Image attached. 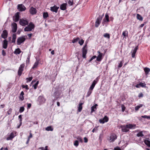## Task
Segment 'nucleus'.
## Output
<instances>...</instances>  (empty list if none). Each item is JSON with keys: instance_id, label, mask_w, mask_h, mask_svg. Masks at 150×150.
Here are the masks:
<instances>
[{"instance_id": "obj_4", "label": "nucleus", "mask_w": 150, "mask_h": 150, "mask_svg": "<svg viewBox=\"0 0 150 150\" xmlns=\"http://www.w3.org/2000/svg\"><path fill=\"white\" fill-rule=\"evenodd\" d=\"M82 57L84 58H86V54L87 53L86 45H84L82 48Z\"/></svg>"}, {"instance_id": "obj_37", "label": "nucleus", "mask_w": 150, "mask_h": 150, "mask_svg": "<svg viewBox=\"0 0 150 150\" xmlns=\"http://www.w3.org/2000/svg\"><path fill=\"white\" fill-rule=\"evenodd\" d=\"M144 136V135L142 133V132L141 131L139 133H138L137 135V136L138 137H142Z\"/></svg>"}, {"instance_id": "obj_49", "label": "nucleus", "mask_w": 150, "mask_h": 150, "mask_svg": "<svg viewBox=\"0 0 150 150\" xmlns=\"http://www.w3.org/2000/svg\"><path fill=\"white\" fill-rule=\"evenodd\" d=\"M97 81H96V80H95L93 82V83L92 84H91L92 85L94 86L95 87L96 84L97 83Z\"/></svg>"}, {"instance_id": "obj_58", "label": "nucleus", "mask_w": 150, "mask_h": 150, "mask_svg": "<svg viewBox=\"0 0 150 150\" xmlns=\"http://www.w3.org/2000/svg\"><path fill=\"white\" fill-rule=\"evenodd\" d=\"M114 150H121L120 148L119 147H117L114 148Z\"/></svg>"}, {"instance_id": "obj_33", "label": "nucleus", "mask_w": 150, "mask_h": 150, "mask_svg": "<svg viewBox=\"0 0 150 150\" xmlns=\"http://www.w3.org/2000/svg\"><path fill=\"white\" fill-rule=\"evenodd\" d=\"M43 18L44 19L47 18L48 17V14L47 12H44L43 15Z\"/></svg>"}, {"instance_id": "obj_46", "label": "nucleus", "mask_w": 150, "mask_h": 150, "mask_svg": "<svg viewBox=\"0 0 150 150\" xmlns=\"http://www.w3.org/2000/svg\"><path fill=\"white\" fill-rule=\"evenodd\" d=\"M74 145L76 147L77 146L79 145L78 141L77 140L75 141L74 143Z\"/></svg>"}, {"instance_id": "obj_63", "label": "nucleus", "mask_w": 150, "mask_h": 150, "mask_svg": "<svg viewBox=\"0 0 150 150\" xmlns=\"http://www.w3.org/2000/svg\"><path fill=\"white\" fill-rule=\"evenodd\" d=\"M32 137V135L31 133H30V135L28 137V139H30V138Z\"/></svg>"}, {"instance_id": "obj_57", "label": "nucleus", "mask_w": 150, "mask_h": 150, "mask_svg": "<svg viewBox=\"0 0 150 150\" xmlns=\"http://www.w3.org/2000/svg\"><path fill=\"white\" fill-rule=\"evenodd\" d=\"M31 106V103H28L27 104V108H30Z\"/></svg>"}, {"instance_id": "obj_15", "label": "nucleus", "mask_w": 150, "mask_h": 150, "mask_svg": "<svg viewBox=\"0 0 150 150\" xmlns=\"http://www.w3.org/2000/svg\"><path fill=\"white\" fill-rule=\"evenodd\" d=\"M17 29V24L16 23H14L12 24V32L13 33H15Z\"/></svg>"}, {"instance_id": "obj_51", "label": "nucleus", "mask_w": 150, "mask_h": 150, "mask_svg": "<svg viewBox=\"0 0 150 150\" xmlns=\"http://www.w3.org/2000/svg\"><path fill=\"white\" fill-rule=\"evenodd\" d=\"M121 107H122V112H124V111L125 110V106L123 105H121Z\"/></svg>"}, {"instance_id": "obj_5", "label": "nucleus", "mask_w": 150, "mask_h": 150, "mask_svg": "<svg viewBox=\"0 0 150 150\" xmlns=\"http://www.w3.org/2000/svg\"><path fill=\"white\" fill-rule=\"evenodd\" d=\"M24 67L25 65L24 64H22L21 65L18 71V74L19 76H20L21 75Z\"/></svg>"}, {"instance_id": "obj_25", "label": "nucleus", "mask_w": 150, "mask_h": 150, "mask_svg": "<svg viewBox=\"0 0 150 150\" xmlns=\"http://www.w3.org/2000/svg\"><path fill=\"white\" fill-rule=\"evenodd\" d=\"M144 143L147 145V146L149 147H150V141L148 140H145L144 141Z\"/></svg>"}, {"instance_id": "obj_24", "label": "nucleus", "mask_w": 150, "mask_h": 150, "mask_svg": "<svg viewBox=\"0 0 150 150\" xmlns=\"http://www.w3.org/2000/svg\"><path fill=\"white\" fill-rule=\"evenodd\" d=\"M83 103H80L79 104V106L78 107V111L79 112H80L81 111L82 109V105Z\"/></svg>"}, {"instance_id": "obj_41", "label": "nucleus", "mask_w": 150, "mask_h": 150, "mask_svg": "<svg viewBox=\"0 0 150 150\" xmlns=\"http://www.w3.org/2000/svg\"><path fill=\"white\" fill-rule=\"evenodd\" d=\"M142 117L144 118H146L148 119H150V116H148L146 115H145L144 116H141Z\"/></svg>"}, {"instance_id": "obj_54", "label": "nucleus", "mask_w": 150, "mask_h": 150, "mask_svg": "<svg viewBox=\"0 0 150 150\" xmlns=\"http://www.w3.org/2000/svg\"><path fill=\"white\" fill-rule=\"evenodd\" d=\"M19 119H20V122H22V115H20L18 116Z\"/></svg>"}, {"instance_id": "obj_12", "label": "nucleus", "mask_w": 150, "mask_h": 150, "mask_svg": "<svg viewBox=\"0 0 150 150\" xmlns=\"http://www.w3.org/2000/svg\"><path fill=\"white\" fill-rule=\"evenodd\" d=\"M138 48V46H137L135 47L133 50H132L131 53H132V58H134L135 57V54Z\"/></svg>"}, {"instance_id": "obj_60", "label": "nucleus", "mask_w": 150, "mask_h": 150, "mask_svg": "<svg viewBox=\"0 0 150 150\" xmlns=\"http://www.w3.org/2000/svg\"><path fill=\"white\" fill-rule=\"evenodd\" d=\"M94 86L91 85V86L90 87V88H89V89L90 90H93V89L94 88Z\"/></svg>"}, {"instance_id": "obj_22", "label": "nucleus", "mask_w": 150, "mask_h": 150, "mask_svg": "<svg viewBox=\"0 0 150 150\" xmlns=\"http://www.w3.org/2000/svg\"><path fill=\"white\" fill-rule=\"evenodd\" d=\"M8 45V42L6 40H4L3 41V47L4 49L7 48Z\"/></svg>"}, {"instance_id": "obj_52", "label": "nucleus", "mask_w": 150, "mask_h": 150, "mask_svg": "<svg viewBox=\"0 0 150 150\" xmlns=\"http://www.w3.org/2000/svg\"><path fill=\"white\" fill-rule=\"evenodd\" d=\"M30 56L29 55L27 58V59L26 61V62L27 64L29 63L30 61Z\"/></svg>"}, {"instance_id": "obj_47", "label": "nucleus", "mask_w": 150, "mask_h": 150, "mask_svg": "<svg viewBox=\"0 0 150 150\" xmlns=\"http://www.w3.org/2000/svg\"><path fill=\"white\" fill-rule=\"evenodd\" d=\"M105 18L106 19L107 22L109 21V16H108V14L107 13H106L105 14Z\"/></svg>"}, {"instance_id": "obj_18", "label": "nucleus", "mask_w": 150, "mask_h": 150, "mask_svg": "<svg viewBox=\"0 0 150 150\" xmlns=\"http://www.w3.org/2000/svg\"><path fill=\"white\" fill-rule=\"evenodd\" d=\"M8 35L7 31L6 30H4L3 31L2 33L1 34V36L4 39L6 38Z\"/></svg>"}, {"instance_id": "obj_21", "label": "nucleus", "mask_w": 150, "mask_h": 150, "mask_svg": "<svg viewBox=\"0 0 150 150\" xmlns=\"http://www.w3.org/2000/svg\"><path fill=\"white\" fill-rule=\"evenodd\" d=\"M15 135H14V134L13 132H12L9 135V136L7 137L6 138V140H10L12 139L14 137H15Z\"/></svg>"}, {"instance_id": "obj_31", "label": "nucleus", "mask_w": 150, "mask_h": 150, "mask_svg": "<svg viewBox=\"0 0 150 150\" xmlns=\"http://www.w3.org/2000/svg\"><path fill=\"white\" fill-rule=\"evenodd\" d=\"M67 2L69 6H72L73 4V0H67Z\"/></svg>"}, {"instance_id": "obj_8", "label": "nucleus", "mask_w": 150, "mask_h": 150, "mask_svg": "<svg viewBox=\"0 0 150 150\" xmlns=\"http://www.w3.org/2000/svg\"><path fill=\"white\" fill-rule=\"evenodd\" d=\"M117 138V136L116 135L113 134L110 137L109 139H108V140L110 142H114Z\"/></svg>"}, {"instance_id": "obj_3", "label": "nucleus", "mask_w": 150, "mask_h": 150, "mask_svg": "<svg viewBox=\"0 0 150 150\" xmlns=\"http://www.w3.org/2000/svg\"><path fill=\"white\" fill-rule=\"evenodd\" d=\"M19 23L22 26H25L28 24V22L27 20L21 19L20 20Z\"/></svg>"}, {"instance_id": "obj_36", "label": "nucleus", "mask_w": 150, "mask_h": 150, "mask_svg": "<svg viewBox=\"0 0 150 150\" xmlns=\"http://www.w3.org/2000/svg\"><path fill=\"white\" fill-rule=\"evenodd\" d=\"M21 52V50L19 48L16 49L14 52V53L16 54H19Z\"/></svg>"}, {"instance_id": "obj_50", "label": "nucleus", "mask_w": 150, "mask_h": 150, "mask_svg": "<svg viewBox=\"0 0 150 150\" xmlns=\"http://www.w3.org/2000/svg\"><path fill=\"white\" fill-rule=\"evenodd\" d=\"M12 111V109L11 108H10L7 111V113L8 115H10L11 114Z\"/></svg>"}, {"instance_id": "obj_53", "label": "nucleus", "mask_w": 150, "mask_h": 150, "mask_svg": "<svg viewBox=\"0 0 150 150\" xmlns=\"http://www.w3.org/2000/svg\"><path fill=\"white\" fill-rule=\"evenodd\" d=\"M143 94L142 93H139L138 95V97L139 98L142 97H143Z\"/></svg>"}, {"instance_id": "obj_38", "label": "nucleus", "mask_w": 150, "mask_h": 150, "mask_svg": "<svg viewBox=\"0 0 150 150\" xmlns=\"http://www.w3.org/2000/svg\"><path fill=\"white\" fill-rule=\"evenodd\" d=\"M103 36L104 37L107 38L108 39H109L110 38V35L109 33H105L103 35Z\"/></svg>"}, {"instance_id": "obj_20", "label": "nucleus", "mask_w": 150, "mask_h": 150, "mask_svg": "<svg viewBox=\"0 0 150 150\" xmlns=\"http://www.w3.org/2000/svg\"><path fill=\"white\" fill-rule=\"evenodd\" d=\"M67 4L64 3L61 4L60 6V8L62 10H65L66 9Z\"/></svg>"}, {"instance_id": "obj_26", "label": "nucleus", "mask_w": 150, "mask_h": 150, "mask_svg": "<svg viewBox=\"0 0 150 150\" xmlns=\"http://www.w3.org/2000/svg\"><path fill=\"white\" fill-rule=\"evenodd\" d=\"M98 105L97 104H96L95 105L92 106L91 108V112H92L95 111V109H96V106Z\"/></svg>"}, {"instance_id": "obj_13", "label": "nucleus", "mask_w": 150, "mask_h": 150, "mask_svg": "<svg viewBox=\"0 0 150 150\" xmlns=\"http://www.w3.org/2000/svg\"><path fill=\"white\" fill-rule=\"evenodd\" d=\"M121 127L122 129V131L124 132H127L129 131V129H128L127 125H122L121 126Z\"/></svg>"}, {"instance_id": "obj_64", "label": "nucleus", "mask_w": 150, "mask_h": 150, "mask_svg": "<svg viewBox=\"0 0 150 150\" xmlns=\"http://www.w3.org/2000/svg\"><path fill=\"white\" fill-rule=\"evenodd\" d=\"M122 62H120L119 64L118 67L119 68H120L122 67Z\"/></svg>"}, {"instance_id": "obj_35", "label": "nucleus", "mask_w": 150, "mask_h": 150, "mask_svg": "<svg viewBox=\"0 0 150 150\" xmlns=\"http://www.w3.org/2000/svg\"><path fill=\"white\" fill-rule=\"evenodd\" d=\"M79 40V38L78 37L74 38L72 40V42L74 43L76 42Z\"/></svg>"}, {"instance_id": "obj_39", "label": "nucleus", "mask_w": 150, "mask_h": 150, "mask_svg": "<svg viewBox=\"0 0 150 150\" xmlns=\"http://www.w3.org/2000/svg\"><path fill=\"white\" fill-rule=\"evenodd\" d=\"M92 90H89V91L87 92V95L86 96V97H88L91 94L92 92Z\"/></svg>"}, {"instance_id": "obj_28", "label": "nucleus", "mask_w": 150, "mask_h": 150, "mask_svg": "<svg viewBox=\"0 0 150 150\" xmlns=\"http://www.w3.org/2000/svg\"><path fill=\"white\" fill-rule=\"evenodd\" d=\"M128 33L127 31V30H125L123 32L122 35L126 38V37L128 36Z\"/></svg>"}, {"instance_id": "obj_62", "label": "nucleus", "mask_w": 150, "mask_h": 150, "mask_svg": "<svg viewBox=\"0 0 150 150\" xmlns=\"http://www.w3.org/2000/svg\"><path fill=\"white\" fill-rule=\"evenodd\" d=\"M84 142L85 143H87L88 142V139L86 137H84Z\"/></svg>"}, {"instance_id": "obj_2", "label": "nucleus", "mask_w": 150, "mask_h": 150, "mask_svg": "<svg viewBox=\"0 0 150 150\" xmlns=\"http://www.w3.org/2000/svg\"><path fill=\"white\" fill-rule=\"evenodd\" d=\"M34 25L32 22H30L29 25L24 28V30L25 31H30L34 29Z\"/></svg>"}, {"instance_id": "obj_56", "label": "nucleus", "mask_w": 150, "mask_h": 150, "mask_svg": "<svg viewBox=\"0 0 150 150\" xmlns=\"http://www.w3.org/2000/svg\"><path fill=\"white\" fill-rule=\"evenodd\" d=\"M20 99L21 100H24V97L23 96H21L20 95V97H19Z\"/></svg>"}, {"instance_id": "obj_43", "label": "nucleus", "mask_w": 150, "mask_h": 150, "mask_svg": "<svg viewBox=\"0 0 150 150\" xmlns=\"http://www.w3.org/2000/svg\"><path fill=\"white\" fill-rule=\"evenodd\" d=\"M48 146H46L45 147V149L43 147H40L39 148V149H40L41 150H47V149Z\"/></svg>"}, {"instance_id": "obj_29", "label": "nucleus", "mask_w": 150, "mask_h": 150, "mask_svg": "<svg viewBox=\"0 0 150 150\" xmlns=\"http://www.w3.org/2000/svg\"><path fill=\"white\" fill-rule=\"evenodd\" d=\"M53 129L51 126L47 127L45 128V130L47 131H52Z\"/></svg>"}, {"instance_id": "obj_11", "label": "nucleus", "mask_w": 150, "mask_h": 150, "mask_svg": "<svg viewBox=\"0 0 150 150\" xmlns=\"http://www.w3.org/2000/svg\"><path fill=\"white\" fill-rule=\"evenodd\" d=\"M59 8V7L54 5L53 6L50 7V9L52 11L57 13V10Z\"/></svg>"}, {"instance_id": "obj_7", "label": "nucleus", "mask_w": 150, "mask_h": 150, "mask_svg": "<svg viewBox=\"0 0 150 150\" xmlns=\"http://www.w3.org/2000/svg\"><path fill=\"white\" fill-rule=\"evenodd\" d=\"M19 12L16 13L15 15L14 16H13V21L16 22L18 21L19 18Z\"/></svg>"}, {"instance_id": "obj_6", "label": "nucleus", "mask_w": 150, "mask_h": 150, "mask_svg": "<svg viewBox=\"0 0 150 150\" xmlns=\"http://www.w3.org/2000/svg\"><path fill=\"white\" fill-rule=\"evenodd\" d=\"M102 17L100 16L98 17L95 22V26L96 27H98L100 24L101 21L102 19Z\"/></svg>"}, {"instance_id": "obj_40", "label": "nucleus", "mask_w": 150, "mask_h": 150, "mask_svg": "<svg viewBox=\"0 0 150 150\" xmlns=\"http://www.w3.org/2000/svg\"><path fill=\"white\" fill-rule=\"evenodd\" d=\"M38 83H39V81H38L35 83V84L34 85H33V87L35 89L37 88V86L38 85Z\"/></svg>"}, {"instance_id": "obj_45", "label": "nucleus", "mask_w": 150, "mask_h": 150, "mask_svg": "<svg viewBox=\"0 0 150 150\" xmlns=\"http://www.w3.org/2000/svg\"><path fill=\"white\" fill-rule=\"evenodd\" d=\"M22 86L23 88H25V89L26 90H28L29 89V88H28V86L27 85H23Z\"/></svg>"}, {"instance_id": "obj_10", "label": "nucleus", "mask_w": 150, "mask_h": 150, "mask_svg": "<svg viewBox=\"0 0 150 150\" xmlns=\"http://www.w3.org/2000/svg\"><path fill=\"white\" fill-rule=\"evenodd\" d=\"M18 9L19 11H25L26 8L23 5L21 4L18 5Z\"/></svg>"}, {"instance_id": "obj_17", "label": "nucleus", "mask_w": 150, "mask_h": 150, "mask_svg": "<svg viewBox=\"0 0 150 150\" xmlns=\"http://www.w3.org/2000/svg\"><path fill=\"white\" fill-rule=\"evenodd\" d=\"M97 52L99 54V55L97 57L96 60L97 61H100L102 59V56L103 54L100 53L99 51H98Z\"/></svg>"}, {"instance_id": "obj_32", "label": "nucleus", "mask_w": 150, "mask_h": 150, "mask_svg": "<svg viewBox=\"0 0 150 150\" xmlns=\"http://www.w3.org/2000/svg\"><path fill=\"white\" fill-rule=\"evenodd\" d=\"M142 106H143V105L142 104H140L139 105H137V106H136L135 107V110H136V111H137L138 110H139V108H140L141 107H142Z\"/></svg>"}, {"instance_id": "obj_19", "label": "nucleus", "mask_w": 150, "mask_h": 150, "mask_svg": "<svg viewBox=\"0 0 150 150\" xmlns=\"http://www.w3.org/2000/svg\"><path fill=\"white\" fill-rule=\"evenodd\" d=\"M127 127L128 129H135L136 125L135 124H129L128 125H127Z\"/></svg>"}, {"instance_id": "obj_9", "label": "nucleus", "mask_w": 150, "mask_h": 150, "mask_svg": "<svg viewBox=\"0 0 150 150\" xmlns=\"http://www.w3.org/2000/svg\"><path fill=\"white\" fill-rule=\"evenodd\" d=\"M108 120V117L106 116H105L103 119L99 120V122L103 124L105 122H107Z\"/></svg>"}, {"instance_id": "obj_48", "label": "nucleus", "mask_w": 150, "mask_h": 150, "mask_svg": "<svg viewBox=\"0 0 150 150\" xmlns=\"http://www.w3.org/2000/svg\"><path fill=\"white\" fill-rule=\"evenodd\" d=\"M84 42V40L83 39H81V40L79 42V43L81 45H82L83 44Z\"/></svg>"}, {"instance_id": "obj_16", "label": "nucleus", "mask_w": 150, "mask_h": 150, "mask_svg": "<svg viewBox=\"0 0 150 150\" xmlns=\"http://www.w3.org/2000/svg\"><path fill=\"white\" fill-rule=\"evenodd\" d=\"M30 12L32 15L35 14L37 12L36 8L33 7H31L30 10Z\"/></svg>"}, {"instance_id": "obj_61", "label": "nucleus", "mask_w": 150, "mask_h": 150, "mask_svg": "<svg viewBox=\"0 0 150 150\" xmlns=\"http://www.w3.org/2000/svg\"><path fill=\"white\" fill-rule=\"evenodd\" d=\"M77 139L80 142H83V140L81 137H78L77 138Z\"/></svg>"}, {"instance_id": "obj_23", "label": "nucleus", "mask_w": 150, "mask_h": 150, "mask_svg": "<svg viewBox=\"0 0 150 150\" xmlns=\"http://www.w3.org/2000/svg\"><path fill=\"white\" fill-rule=\"evenodd\" d=\"M16 38V34L15 33L13 34L12 35V42L13 43H15Z\"/></svg>"}, {"instance_id": "obj_55", "label": "nucleus", "mask_w": 150, "mask_h": 150, "mask_svg": "<svg viewBox=\"0 0 150 150\" xmlns=\"http://www.w3.org/2000/svg\"><path fill=\"white\" fill-rule=\"evenodd\" d=\"M32 77H30L29 78H26V79L27 80H28V81H31L32 79Z\"/></svg>"}, {"instance_id": "obj_44", "label": "nucleus", "mask_w": 150, "mask_h": 150, "mask_svg": "<svg viewBox=\"0 0 150 150\" xmlns=\"http://www.w3.org/2000/svg\"><path fill=\"white\" fill-rule=\"evenodd\" d=\"M140 86L142 87H145L146 86V84L144 83L140 82L139 83Z\"/></svg>"}, {"instance_id": "obj_42", "label": "nucleus", "mask_w": 150, "mask_h": 150, "mask_svg": "<svg viewBox=\"0 0 150 150\" xmlns=\"http://www.w3.org/2000/svg\"><path fill=\"white\" fill-rule=\"evenodd\" d=\"M24 110V108L23 107H21L19 110L20 112L21 113L23 112Z\"/></svg>"}, {"instance_id": "obj_1", "label": "nucleus", "mask_w": 150, "mask_h": 150, "mask_svg": "<svg viewBox=\"0 0 150 150\" xmlns=\"http://www.w3.org/2000/svg\"><path fill=\"white\" fill-rule=\"evenodd\" d=\"M25 36H23L21 37L18 38L17 40V44L18 45H20L21 44L23 43L26 40Z\"/></svg>"}, {"instance_id": "obj_30", "label": "nucleus", "mask_w": 150, "mask_h": 150, "mask_svg": "<svg viewBox=\"0 0 150 150\" xmlns=\"http://www.w3.org/2000/svg\"><path fill=\"white\" fill-rule=\"evenodd\" d=\"M144 70L145 74H148L150 71V69L147 67L145 68Z\"/></svg>"}, {"instance_id": "obj_14", "label": "nucleus", "mask_w": 150, "mask_h": 150, "mask_svg": "<svg viewBox=\"0 0 150 150\" xmlns=\"http://www.w3.org/2000/svg\"><path fill=\"white\" fill-rule=\"evenodd\" d=\"M38 101L40 104L43 103L45 102V99L44 97L42 96H40L38 98Z\"/></svg>"}, {"instance_id": "obj_27", "label": "nucleus", "mask_w": 150, "mask_h": 150, "mask_svg": "<svg viewBox=\"0 0 150 150\" xmlns=\"http://www.w3.org/2000/svg\"><path fill=\"white\" fill-rule=\"evenodd\" d=\"M137 18L140 21L143 20V17L139 14H137Z\"/></svg>"}, {"instance_id": "obj_59", "label": "nucleus", "mask_w": 150, "mask_h": 150, "mask_svg": "<svg viewBox=\"0 0 150 150\" xmlns=\"http://www.w3.org/2000/svg\"><path fill=\"white\" fill-rule=\"evenodd\" d=\"M2 54L3 56H5L6 55V54L5 51L4 50H2Z\"/></svg>"}, {"instance_id": "obj_34", "label": "nucleus", "mask_w": 150, "mask_h": 150, "mask_svg": "<svg viewBox=\"0 0 150 150\" xmlns=\"http://www.w3.org/2000/svg\"><path fill=\"white\" fill-rule=\"evenodd\" d=\"M38 61H36L34 63L33 66L32 67V69H34L35 68H36L38 66Z\"/></svg>"}]
</instances>
